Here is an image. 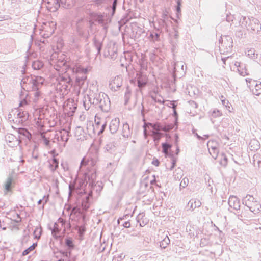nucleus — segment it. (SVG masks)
I'll list each match as a JSON object with an SVG mask.
<instances>
[{
    "mask_svg": "<svg viewBox=\"0 0 261 261\" xmlns=\"http://www.w3.org/2000/svg\"><path fill=\"white\" fill-rule=\"evenodd\" d=\"M96 174L95 171H89L85 173V182L82 179L78 180L74 184L69 185V197L72 196L73 191H75L78 194H84L81 199V207L84 211H87L90 207L92 199V190L95 186Z\"/></svg>",
    "mask_w": 261,
    "mask_h": 261,
    "instance_id": "f257e3e1",
    "label": "nucleus"
},
{
    "mask_svg": "<svg viewBox=\"0 0 261 261\" xmlns=\"http://www.w3.org/2000/svg\"><path fill=\"white\" fill-rule=\"evenodd\" d=\"M88 101L100 109L103 112H108L110 108V100L108 95L103 92H92L88 95Z\"/></svg>",
    "mask_w": 261,
    "mask_h": 261,
    "instance_id": "f03ea898",
    "label": "nucleus"
},
{
    "mask_svg": "<svg viewBox=\"0 0 261 261\" xmlns=\"http://www.w3.org/2000/svg\"><path fill=\"white\" fill-rule=\"evenodd\" d=\"M44 79L39 76H27L23 78L21 86L27 91L39 89L43 84Z\"/></svg>",
    "mask_w": 261,
    "mask_h": 261,
    "instance_id": "7ed1b4c3",
    "label": "nucleus"
},
{
    "mask_svg": "<svg viewBox=\"0 0 261 261\" xmlns=\"http://www.w3.org/2000/svg\"><path fill=\"white\" fill-rule=\"evenodd\" d=\"M144 135L145 138L147 136L146 127L149 129H151V136L153 137L155 142H159L161 138L163 136V134L161 133V130L168 132L172 129L171 126H162L159 123L152 124L151 123H145L144 125Z\"/></svg>",
    "mask_w": 261,
    "mask_h": 261,
    "instance_id": "20e7f679",
    "label": "nucleus"
},
{
    "mask_svg": "<svg viewBox=\"0 0 261 261\" xmlns=\"http://www.w3.org/2000/svg\"><path fill=\"white\" fill-rule=\"evenodd\" d=\"M240 25L245 27L247 31L252 34H256L261 31L259 21L253 17L241 16L239 20Z\"/></svg>",
    "mask_w": 261,
    "mask_h": 261,
    "instance_id": "39448f33",
    "label": "nucleus"
},
{
    "mask_svg": "<svg viewBox=\"0 0 261 261\" xmlns=\"http://www.w3.org/2000/svg\"><path fill=\"white\" fill-rule=\"evenodd\" d=\"M72 85L71 77L68 74L65 73L58 79L56 88L62 95H66L70 90Z\"/></svg>",
    "mask_w": 261,
    "mask_h": 261,
    "instance_id": "423d86ee",
    "label": "nucleus"
},
{
    "mask_svg": "<svg viewBox=\"0 0 261 261\" xmlns=\"http://www.w3.org/2000/svg\"><path fill=\"white\" fill-rule=\"evenodd\" d=\"M243 203L254 214L259 213L261 210V204L250 195H247L243 200Z\"/></svg>",
    "mask_w": 261,
    "mask_h": 261,
    "instance_id": "0eeeda50",
    "label": "nucleus"
},
{
    "mask_svg": "<svg viewBox=\"0 0 261 261\" xmlns=\"http://www.w3.org/2000/svg\"><path fill=\"white\" fill-rule=\"evenodd\" d=\"M219 48L222 54H227L232 50L233 40L230 36H223L219 40Z\"/></svg>",
    "mask_w": 261,
    "mask_h": 261,
    "instance_id": "6e6552de",
    "label": "nucleus"
},
{
    "mask_svg": "<svg viewBox=\"0 0 261 261\" xmlns=\"http://www.w3.org/2000/svg\"><path fill=\"white\" fill-rule=\"evenodd\" d=\"M136 81L137 82L138 88L141 90L146 85L148 82V78L146 74L142 72H139L136 74V76L134 80H130L131 83H135Z\"/></svg>",
    "mask_w": 261,
    "mask_h": 261,
    "instance_id": "1a4fd4ad",
    "label": "nucleus"
},
{
    "mask_svg": "<svg viewBox=\"0 0 261 261\" xmlns=\"http://www.w3.org/2000/svg\"><path fill=\"white\" fill-rule=\"evenodd\" d=\"M65 224L66 221L61 218H59L57 222L54 224L53 227H50L52 235L54 238H57L58 237V234H59L60 232L61 231L63 225Z\"/></svg>",
    "mask_w": 261,
    "mask_h": 261,
    "instance_id": "9d476101",
    "label": "nucleus"
},
{
    "mask_svg": "<svg viewBox=\"0 0 261 261\" xmlns=\"http://www.w3.org/2000/svg\"><path fill=\"white\" fill-rule=\"evenodd\" d=\"M246 81L247 83H249L248 86L251 89L252 87H254L252 89V91L254 94L256 95H259L261 94V83H257L256 81H253L251 79H246Z\"/></svg>",
    "mask_w": 261,
    "mask_h": 261,
    "instance_id": "9b49d317",
    "label": "nucleus"
},
{
    "mask_svg": "<svg viewBox=\"0 0 261 261\" xmlns=\"http://www.w3.org/2000/svg\"><path fill=\"white\" fill-rule=\"evenodd\" d=\"M76 75L75 77L76 79V84L80 87H81L84 85L85 81L87 79V76L86 75L87 70L86 69L82 70L81 72H80L81 69L79 68H76Z\"/></svg>",
    "mask_w": 261,
    "mask_h": 261,
    "instance_id": "f8f14e48",
    "label": "nucleus"
},
{
    "mask_svg": "<svg viewBox=\"0 0 261 261\" xmlns=\"http://www.w3.org/2000/svg\"><path fill=\"white\" fill-rule=\"evenodd\" d=\"M123 79L121 76H116L110 81L109 87L113 91H117L122 84Z\"/></svg>",
    "mask_w": 261,
    "mask_h": 261,
    "instance_id": "ddd939ff",
    "label": "nucleus"
},
{
    "mask_svg": "<svg viewBox=\"0 0 261 261\" xmlns=\"http://www.w3.org/2000/svg\"><path fill=\"white\" fill-rule=\"evenodd\" d=\"M17 132L19 134L18 140H20V143L22 140H25L26 142L30 141L32 138L31 134L25 128H17Z\"/></svg>",
    "mask_w": 261,
    "mask_h": 261,
    "instance_id": "4468645a",
    "label": "nucleus"
},
{
    "mask_svg": "<svg viewBox=\"0 0 261 261\" xmlns=\"http://www.w3.org/2000/svg\"><path fill=\"white\" fill-rule=\"evenodd\" d=\"M54 63H56V66H57V70H59V69H58V67L60 68L65 67V69L68 68L69 70H70L69 65L67 64V60H65V55L62 54L60 57L58 56L56 61L54 62Z\"/></svg>",
    "mask_w": 261,
    "mask_h": 261,
    "instance_id": "2eb2a0df",
    "label": "nucleus"
},
{
    "mask_svg": "<svg viewBox=\"0 0 261 261\" xmlns=\"http://www.w3.org/2000/svg\"><path fill=\"white\" fill-rule=\"evenodd\" d=\"M90 19L93 21L98 22L99 24L104 25L105 24L104 18L105 15L104 14L96 13L95 12L90 13L89 14Z\"/></svg>",
    "mask_w": 261,
    "mask_h": 261,
    "instance_id": "dca6fc26",
    "label": "nucleus"
},
{
    "mask_svg": "<svg viewBox=\"0 0 261 261\" xmlns=\"http://www.w3.org/2000/svg\"><path fill=\"white\" fill-rule=\"evenodd\" d=\"M103 39L101 36L98 35H95L93 38V45L97 51V56L100 54Z\"/></svg>",
    "mask_w": 261,
    "mask_h": 261,
    "instance_id": "f3484780",
    "label": "nucleus"
},
{
    "mask_svg": "<svg viewBox=\"0 0 261 261\" xmlns=\"http://www.w3.org/2000/svg\"><path fill=\"white\" fill-rule=\"evenodd\" d=\"M228 204L230 207L236 210H238L240 209V200L236 196H230L228 199Z\"/></svg>",
    "mask_w": 261,
    "mask_h": 261,
    "instance_id": "a211bd4d",
    "label": "nucleus"
},
{
    "mask_svg": "<svg viewBox=\"0 0 261 261\" xmlns=\"http://www.w3.org/2000/svg\"><path fill=\"white\" fill-rule=\"evenodd\" d=\"M76 108L73 100L69 101L66 105L65 106L64 110L67 113L68 115L71 116L75 112Z\"/></svg>",
    "mask_w": 261,
    "mask_h": 261,
    "instance_id": "6ab92c4d",
    "label": "nucleus"
},
{
    "mask_svg": "<svg viewBox=\"0 0 261 261\" xmlns=\"http://www.w3.org/2000/svg\"><path fill=\"white\" fill-rule=\"evenodd\" d=\"M201 202L197 199H192L190 200L187 204V211H193L196 207H199L201 206Z\"/></svg>",
    "mask_w": 261,
    "mask_h": 261,
    "instance_id": "aec40b11",
    "label": "nucleus"
},
{
    "mask_svg": "<svg viewBox=\"0 0 261 261\" xmlns=\"http://www.w3.org/2000/svg\"><path fill=\"white\" fill-rule=\"evenodd\" d=\"M6 140L10 143L8 145L11 147L17 146L20 144V140H18V139L12 134L6 136Z\"/></svg>",
    "mask_w": 261,
    "mask_h": 261,
    "instance_id": "412c9836",
    "label": "nucleus"
},
{
    "mask_svg": "<svg viewBox=\"0 0 261 261\" xmlns=\"http://www.w3.org/2000/svg\"><path fill=\"white\" fill-rule=\"evenodd\" d=\"M119 126V119L115 118L112 119L109 125V129L112 134L115 133L118 129Z\"/></svg>",
    "mask_w": 261,
    "mask_h": 261,
    "instance_id": "4be33fe9",
    "label": "nucleus"
},
{
    "mask_svg": "<svg viewBox=\"0 0 261 261\" xmlns=\"http://www.w3.org/2000/svg\"><path fill=\"white\" fill-rule=\"evenodd\" d=\"M16 112L17 118L19 119V122H22L28 120L29 117V113L28 112L22 111V109H19Z\"/></svg>",
    "mask_w": 261,
    "mask_h": 261,
    "instance_id": "5701e85b",
    "label": "nucleus"
},
{
    "mask_svg": "<svg viewBox=\"0 0 261 261\" xmlns=\"http://www.w3.org/2000/svg\"><path fill=\"white\" fill-rule=\"evenodd\" d=\"M59 132L60 135H61V137H62L61 138L62 142H64V146H65L66 143L68 141L69 137L70 136V133L69 130L65 129H62L59 130Z\"/></svg>",
    "mask_w": 261,
    "mask_h": 261,
    "instance_id": "b1692460",
    "label": "nucleus"
},
{
    "mask_svg": "<svg viewBox=\"0 0 261 261\" xmlns=\"http://www.w3.org/2000/svg\"><path fill=\"white\" fill-rule=\"evenodd\" d=\"M207 146L210 154L214 159H216L219 152L218 147L216 146L211 145L210 143L207 144Z\"/></svg>",
    "mask_w": 261,
    "mask_h": 261,
    "instance_id": "393cba45",
    "label": "nucleus"
},
{
    "mask_svg": "<svg viewBox=\"0 0 261 261\" xmlns=\"http://www.w3.org/2000/svg\"><path fill=\"white\" fill-rule=\"evenodd\" d=\"M47 3L49 5H50V6H48L50 11L54 12L57 11L61 5L59 0H49Z\"/></svg>",
    "mask_w": 261,
    "mask_h": 261,
    "instance_id": "a878e982",
    "label": "nucleus"
},
{
    "mask_svg": "<svg viewBox=\"0 0 261 261\" xmlns=\"http://www.w3.org/2000/svg\"><path fill=\"white\" fill-rule=\"evenodd\" d=\"M172 145L167 143H162V151L165 154L166 156L172 154L168 152L169 150L171 149Z\"/></svg>",
    "mask_w": 261,
    "mask_h": 261,
    "instance_id": "bb28decb",
    "label": "nucleus"
},
{
    "mask_svg": "<svg viewBox=\"0 0 261 261\" xmlns=\"http://www.w3.org/2000/svg\"><path fill=\"white\" fill-rule=\"evenodd\" d=\"M130 135L129 125L126 123L123 124L122 135L125 138H128Z\"/></svg>",
    "mask_w": 261,
    "mask_h": 261,
    "instance_id": "cd10ccee",
    "label": "nucleus"
},
{
    "mask_svg": "<svg viewBox=\"0 0 261 261\" xmlns=\"http://www.w3.org/2000/svg\"><path fill=\"white\" fill-rule=\"evenodd\" d=\"M44 65L43 63L40 60H36L33 62L32 66L34 70H39Z\"/></svg>",
    "mask_w": 261,
    "mask_h": 261,
    "instance_id": "c85d7f7f",
    "label": "nucleus"
},
{
    "mask_svg": "<svg viewBox=\"0 0 261 261\" xmlns=\"http://www.w3.org/2000/svg\"><path fill=\"white\" fill-rule=\"evenodd\" d=\"M65 243L68 249L69 250H71L74 248V244L73 242V240L70 237H67L65 240Z\"/></svg>",
    "mask_w": 261,
    "mask_h": 261,
    "instance_id": "c756f323",
    "label": "nucleus"
},
{
    "mask_svg": "<svg viewBox=\"0 0 261 261\" xmlns=\"http://www.w3.org/2000/svg\"><path fill=\"white\" fill-rule=\"evenodd\" d=\"M13 182V177L12 176H9L5 184V189L6 191L8 192L11 190V186Z\"/></svg>",
    "mask_w": 261,
    "mask_h": 261,
    "instance_id": "7c9ffc66",
    "label": "nucleus"
},
{
    "mask_svg": "<svg viewBox=\"0 0 261 261\" xmlns=\"http://www.w3.org/2000/svg\"><path fill=\"white\" fill-rule=\"evenodd\" d=\"M246 54L248 57L253 60L257 59L258 56V55L256 53L255 49L253 48L248 50Z\"/></svg>",
    "mask_w": 261,
    "mask_h": 261,
    "instance_id": "2f4dec72",
    "label": "nucleus"
},
{
    "mask_svg": "<svg viewBox=\"0 0 261 261\" xmlns=\"http://www.w3.org/2000/svg\"><path fill=\"white\" fill-rule=\"evenodd\" d=\"M170 240L168 236L166 235L165 238L160 242V246L162 248H165L167 245L170 244Z\"/></svg>",
    "mask_w": 261,
    "mask_h": 261,
    "instance_id": "473e14b6",
    "label": "nucleus"
},
{
    "mask_svg": "<svg viewBox=\"0 0 261 261\" xmlns=\"http://www.w3.org/2000/svg\"><path fill=\"white\" fill-rule=\"evenodd\" d=\"M149 37L150 38L151 41L154 42L158 41L160 40V34L155 32H151L149 35Z\"/></svg>",
    "mask_w": 261,
    "mask_h": 261,
    "instance_id": "72a5a7b5",
    "label": "nucleus"
},
{
    "mask_svg": "<svg viewBox=\"0 0 261 261\" xmlns=\"http://www.w3.org/2000/svg\"><path fill=\"white\" fill-rule=\"evenodd\" d=\"M42 230L41 226L36 227L34 231V238L39 239L42 234Z\"/></svg>",
    "mask_w": 261,
    "mask_h": 261,
    "instance_id": "f704fd0d",
    "label": "nucleus"
},
{
    "mask_svg": "<svg viewBox=\"0 0 261 261\" xmlns=\"http://www.w3.org/2000/svg\"><path fill=\"white\" fill-rule=\"evenodd\" d=\"M75 229L77 231L79 236L80 237H82L83 236L86 231V228L84 225L80 226H76L75 227Z\"/></svg>",
    "mask_w": 261,
    "mask_h": 261,
    "instance_id": "c9c22d12",
    "label": "nucleus"
},
{
    "mask_svg": "<svg viewBox=\"0 0 261 261\" xmlns=\"http://www.w3.org/2000/svg\"><path fill=\"white\" fill-rule=\"evenodd\" d=\"M130 97H131V90L129 88V87H127L126 89V91L125 92V95H124V101H125L124 104L125 105L127 104Z\"/></svg>",
    "mask_w": 261,
    "mask_h": 261,
    "instance_id": "e433bc0d",
    "label": "nucleus"
},
{
    "mask_svg": "<svg viewBox=\"0 0 261 261\" xmlns=\"http://www.w3.org/2000/svg\"><path fill=\"white\" fill-rule=\"evenodd\" d=\"M61 5L64 8H69L73 4V0H59Z\"/></svg>",
    "mask_w": 261,
    "mask_h": 261,
    "instance_id": "4c0bfd02",
    "label": "nucleus"
},
{
    "mask_svg": "<svg viewBox=\"0 0 261 261\" xmlns=\"http://www.w3.org/2000/svg\"><path fill=\"white\" fill-rule=\"evenodd\" d=\"M36 246L37 243H33L31 246L23 251L22 255L23 256L28 255L30 252L32 251Z\"/></svg>",
    "mask_w": 261,
    "mask_h": 261,
    "instance_id": "58836bf2",
    "label": "nucleus"
},
{
    "mask_svg": "<svg viewBox=\"0 0 261 261\" xmlns=\"http://www.w3.org/2000/svg\"><path fill=\"white\" fill-rule=\"evenodd\" d=\"M115 146L113 143H109L105 147V149L106 151L109 152H112L114 150Z\"/></svg>",
    "mask_w": 261,
    "mask_h": 261,
    "instance_id": "ea45409f",
    "label": "nucleus"
},
{
    "mask_svg": "<svg viewBox=\"0 0 261 261\" xmlns=\"http://www.w3.org/2000/svg\"><path fill=\"white\" fill-rule=\"evenodd\" d=\"M34 91V98L33 99L34 102H36L41 97V93L40 91H39V89L37 90H33Z\"/></svg>",
    "mask_w": 261,
    "mask_h": 261,
    "instance_id": "a19ab883",
    "label": "nucleus"
},
{
    "mask_svg": "<svg viewBox=\"0 0 261 261\" xmlns=\"http://www.w3.org/2000/svg\"><path fill=\"white\" fill-rule=\"evenodd\" d=\"M61 138L62 137H61V135H60L59 130L56 132V133L54 135V137L53 139V142L60 143V142H62Z\"/></svg>",
    "mask_w": 261,
    "mask_h": 261,
    "instance_id": "79ce46f5",
    "label": "nucleus"
},
{
    "mask_svg": "<svg viewBox=\"0 0 261 261\" xmlns=\"http://www.w3.org/2000/svg\"><path fill=\"white\" fill-rule=\"evenodd\" d=\"M246 32L241 29L237 30L236 32V36L239 38H242L245 37Z\"/></svg>",
    "mask_w": 261,
    "mask_h": 261,
    "instance_id": "37998d69",
    "label": "nucleus"
},
{
    "mask_svg": "<svg viewBox=\"0 0 261 261\" xmlns=\"http://www.w3.org/2000/svg\"><path fill=\"white\" fill-rule=\"evenodd\" d=\"M118 4V0H113L111 8L112 9L111 16H113L115 13L116 7Z\"/></svg>",
    "mask_w": 261,
    "mask_h": 261,
    "instance_id": "c03bdc74",
    "label": "nucleus"
},
{
    "mask_svg": "<svg viewBox=\"0 0 261 261\" xmlns=\"http://www.w3.org/2000/svg\"><path fill=\"white\" fill-rule=\"evenodd\" d=\"M168 156L171 158L172 166H171L170 170H172L176 165L177 158H175L172 154H170Z\"/></svg>",
    "mask_w": 261,
    "mask_h": 261,
    "instance_id": "a18cd8bd",
    "label": "nucleus"
},
{
    "mask_svg": "<svg viewBox=\"0 0 261 261\" xmlns=\"http://www.w3.org/2000/svg\"><path fill=\"white\" fill-rule=\"evenodd\" d=\"M168 156L171 158L172 166H171L170 170H172L176 165L177 158H175L172 154H170Z\"/></svg>",
    "mask_w": 261,
    "mask_h": 261,
    "instance_id": "49530a36",
    "label": "nucleus"
},
{
    "mask_svg": "<svg viewBox=\"0 0 261 261\" xmlns=\"http://www.w3.org/2000/svg\"><path fill=\"white\" fill-rule=\"evenodd\" d=\"M58 160L56 158H54L52 160V164L51 165L52 167L51 170L53 171L55 170L58 167Z\"/></svg>",
    "mask_w": 261,
    "mask_h": 261,
    "instance_id": "de8ad7c7",
    "label": "nucleus"
},
{
    "mask_svg": "<svg viewBox=\"0 0 261 261\" xmlns=\"http://www.w3.org/2000/svg\"><path fill=\"white\" fill-rule=\"evenodd\" d=\"M158 23L160 28L166 29L168 22L166 21V20H162L160 19L159 20Z\"/></svg>",
    "mask_w": 261,
    "mask_h": 261,
    "instance_id": "09e8293b",
    "label": "nucleus"
},
{
    "mask_svg": "<svg viewBox=\"0 0 261 261\" xmlns=\"http://www.w3.org/2000/svg\"><path fill=\"white\" fill-rule=\"evenodd\" d=\"M189 183V179L187 177H184L180 183V187L183 188H185Z\"/></svg>",
    "mask_w": 261,
    "mask_h": 261,
    "instance_id": "8fccbe9b",
    "label": "nucleus"
},
{
    "mask_svg": "<svg viewBox=\"0 0 261 261\" xmlns=\"http://www.w3.org/2000/svg\"><path fill=\"white\" fill-rule=\"evenodd\" d=\"M108 0H93V2L95 6L99 7L102 6V4H105Z\"/></svg>",
    "mask_w": 261,
    "mask_h": 261,
    "instance_id": "3c124183",
    "label": "nucleus"
},
{
    "mask_svg": "<svg viewBox=\"0 0 261 261\" xmlns=\"http://www.w3.org/2000/svg\"><path fill=\"white\" fill-rule=\"evenodd\" d=\"M220 163L223 166H226L227 164V158L223 153L222 154V159L221 160Z\"/></svg>",
    "mask_w": 261,
    "mask_h": 261,
    "instance_id": "603ef678",
    "label": "nucleus"
},
{
    "mask_svg": "<svg viewBox=\"0 0 261 261\" xmlns=\"http://www.w3.org/2000/svg\"><path fill=\"white\" fill-rule=\"evenodd\" d=\"M181 62H176L174 64V73L173 74V76L174 78V80H175V72L178 71L177 69L181 67Z\"/></svg>",
    "mask_w": 261,
    "mask_h": 261,
    "instance_id": "864d4df0",
    "label": "nucleus"
},
{
    "mask_svg": "<svg viewBox=\"0 0 261 261\" xmlns=\"http://www.w3.org/2000/svg\"><path fill=\"white\" fill-rule=\"evenodd\" d=\"M41 137L42 139V141L43 142V144L46 146H48L50 144L49 140L47 138L45 137L44 135H41Z\"/></svg>",
    "mask_w": 261,
    "mask_h": 261,
    "instance_id": "5fc2aeb1",
    "label": "nucleus"
},
{
    "mask_svg": "<svg viewBox=\"0 0 261 261\" xmlns=\"http://www.w3.org/2000/svg\"><path fill=\"white\" fill-rule=\"evenodd\" d=\"M32 160H34L36 161L38 160V152L35 150V149L33 150L32 153ZM32 162H33V160H31Z\"/></svg>",
    "mask_w": 261,
    "mask_h": 261,
    "instance_id": "6e6d98bb",
    "label": "nucleus"
},
{
    "mask_svg": "<svg viewBox=\"0 0 261 261\" xmlns=\"http://www.w3.org/2000/svg\"><path fill=\"white\" fill-rule=\"evenodd\" d=\"M221 115V113L218 110H213L212 112V116L215 118L220 116Z\"/></svg>",
    "mask_w": 261,
    "mask_h": 261,
    "instance_id": "4d7b16f0",
    "label": "nucleus"
},
{
    "mask_svg": "<svg viewBox=\"0 0 261 261\" xmlns=\"http://www.w3.org/2000/svg\"><path fill=\"white\" fill-rule=\"evenodd\" d=\"M131 18L132 17L130 16L129 17L128 14H126L125 16L123 19H122L121 21L122 23L125 24L129 21Z\"/></svg>",
    "mask_w": 261,
    "mask_h": 261,
    "instance_id": "13d9d810",
    "label": "nucleus"
},
{
    "mask_svg": "<svg viewBox=\"0 0 261 261\" xmlns=\"http://www.w3.org/2000/svg\"><path fill=\"white\" fill-rule=\"evenodd\" d=\"M176 103V101H171L169 103V105H167V106L171 107L173 110H175L177 107V104Z\"/></svg>",
    "mask_w": 261,
    "mask_h": 261,
    "instance_id": "bf43d9fd",
    "label": "nucleus"
},
{
    "mask_svg": "<svg viewBox=\"0 0 261 261\" xmlns=\"http://www.w3.org/2000/svg\"><path fill=\"white\" fill-rule=\"evenodd\" d=\"M151 97L154 101L158 103H164V101L163 100H162L161 98H157L156 96H154L153 95H151Z\"/></svg>",
    "mask_w": 261,
    "mask_h": 261,
    "instance_id": "052dcab7",
    "label": "nucleus"
},
{
    "mask_svg": "<svg viewBox=\"0 0 261 261\" xmlns=\"http://www.w3.org/2000/svg\"><path fill=\"white\" fill-rule=\"evenodd\" d=\"M145 215L143 213H140L137 217V220L138 222L140 223V225L142 226L143 225L140 222V219H142L143 217H144Z\"/></svg>",
    "mask_w": 261,
    "mask_h": 261,
    "instance_id": "680f3d73",
    "label": "nucleus"
},
{
    "mask_svg": "<svg viewBox=\"0 0 261 261\" xmlns=\"http://www.w3.org/2000/svg\"><path fill=\"white\" fill-rule=\"evenodd\" d=\"M62 254V256L64 257H66L67 258H69L71 255V250H69V252L67 251H63L61 252Z\"/></svg>",
    "mask_w": 261,
    "mask_h": 261,
    "instance_id": "e2e57ef3",
    "label": "nucleus"
},
{
    "mask_svg": "<svg viewBox=\"0 0 261 261\" xmlns=\"http://www.w3.org/2000/svg\"><path fill=\"white\" fill-rule=\"evenodd\" d=\"M49 195H44V196L43 197L42 199H43V200H44V203H43V205H42V209H43V208H44V205H45L46 203H47V202H48V200H49Z\"/></svg>",
    "mask_w": 261,
    "mask_h": 261,
    "instance_id": "0e129e2a",
    "label": "nucleus"
},
{
    "mask_svg": "<svg viewBox=\"0 0 261 261\" xmlns=\"http://www.w3.org/2000/svg\"><path fill=\"white\" fill-rule=\"evenodd\" d=\"M221 102H222V105L224 106H225L226 108H229V105L230 104V103H229V102L228 101V100H227L226 99H222V101Z\"/></svg>",
    "mask_w": 261,
    "mask_h": 261,
    "instance_id": "69168bd1",
    "label": "nucleus"
},
{
    "mask_svg": "<svg viewBox=\"0 0 261 261\" xmlns=\"http://www.w3.org/2000/svg\"><path fill=\"white\" fill-rule=\"evenodd\" d=\"M143 244L145 246H147L150 241V239L148 237H145V238H143Z\"/></svg>",
    "mask_w": 261,
    "mask_h": 261,
    "instance_id": "338daca9",
    "label": "nucleus"
},
{
    "mask_svg": "<svg viewBox=\"0 0 261 261\" xmlns=\"http://www.w3.org/2000/svg\"><path fill=\"white\" fill-rule=\"evenodd\" d=\"M49 27L50 28V33H53L54 32L55 24L53 21H51L50 22H48Z\"/></svg>",
    "mask_w": 261,
    "mask_h": 261,
    "instance_id": "774afa93",
    "label": "nucleus"
}]
</instances>
